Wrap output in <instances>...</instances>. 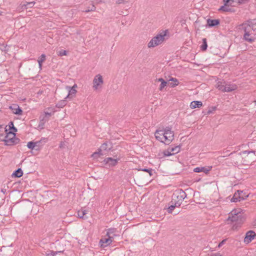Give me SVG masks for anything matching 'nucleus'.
Wrapping results in <instances>:
<instances>
[{"label":"nucleus","mask_w":256,"mask_h":256,"mask_svg":"<svg viewBox=\"0 0 256 256\" xmlns=\"http://www.w3.org/2000/svg\"><path fill=\"white\" fill-rule=\"evenodd\" d=\"M5 132L6 134L3 141L4 142L6 145L12 146L19 143L20 140L16 137L15 133L12 132H8L7 129H6Z\"/></svg>","instance_id":"nucleus-1"},{"label":"nucleus","mask_w":256,"mask_h":256,"mask_svg":"<svg viewBox=\"0 0 256 256\" xmlns=\"http://www.w3.org/2000/svg\"><path fill=\"white\" fill-rule=\"evenodd\" d=\"M166 36V32L157 34L148 43V46L151 48L160 44L164 41Z\"/></svg>","instance_id":"nucleus-2"},{"label":"nucleus","mask_w":256,"mask_h":256,"mask_svg":"<svg viewBox=\"0 0 256 256\" xmlns=\"http://www.w3.org/2000/svg\"><path fill=\"white\" fill-rule=\"evenodd\" d=\"M242 216L240 213V210H234L230 214L228 218V220H230L232 222H236L238 224L242 222Z\"/></svg>","instance_id":"nucleus-3"},{"label":"nucleus","mask_w":256,"mask_h":256,"mask_svg":"<svg viewBox=\"0 0 256 256\" xmlns=\"http://www.w3.org/2000/svg\"><path fill=\"white\" fill-rule=\"evenodd\" d=\"M164 142L166 144H169L174 140V132L172 130V128L168 126L164 128Z\"/></svg>","instance_id":"nucleus-4"},{"label":"nucleus","mask_w":256,"mask_h":256,"mask_svg":"<svg viewBox=\"0 0 256 256\" xmlns=\"http://www.w3.org/2000/svg\"><path fill=\"white\" fill-rule=\"evenodd\" d=\"M104 84L102 76L98 74L96 75L93 80V88L94 90H96L101 88L102 84Z\"/></svg>","instance_id":"nucleus-5"},{"label":"nucleus","mask_w":256,"mask_h":256,"mask_svg":"<svg viewBox=\"0 0 256 256\" xmlns=\"http://www.w3.org/2000/svg\"><path fill=\"white\" fill-rule=\"evenodd\" d=\"M186 193L184 190H180L178 192L173 194L172 196V200H176L182 202L186 197Z\"/></svg>","instance_id":"nucleus-6"},{"label":"nucleus","mask_w":256,"mask_h":256,"mask_svg":"<svg viewBox=\"0 0 256 256\" xmlns=\"http://www.w3.org/2000/svg\"><path fill=\"white\" fill-rule=\"evenodd\" d=\"M256 236V234L254 231L249 230L246 234L244 242L246 244H248Z\"/></svg>","instance_id":"nucleus-7"},{"label":"nucleus","mask_w":256,"mask_h":256,"mask_svg":"<svg viewBox=\"0 0 256 256\" xmlns=\"http://www.w3.org/2000/svg\"><path fill=\"white\" fill-rule=\"evenodd\" d=\"M164 128L162 130H157L155 133L154 136L156 137V138L160 141L162 142H164Z\"/></svg>","instance_id":"nucleus-8"},{"label":"nucleus","mask_w":256,"mask_h":256,"mask_svg":"<svg viewBox=\"0 0 256 256\" xmlns=\"http://www.w3.org/2000/svg\"><path fill=\"white\" fill-rule=\"evenodd\" d=\"M120 158H106L104 160L103 162L104 164H108L110 166H114L117 164Z\"/></svg>","instance_id":"nucleus-9"},{"label":"nucleus","mask_w":256,"mask_h":256,"mask_svg":"<svg viewBox=\"0 0 256 256\" xmlns=\"http://www.w3.org/2000/svg\"><path fill=\"white\" fill-rule=\"evenodd\" d=\"M112 236H108V238H104L100 240V244L102 247H106L110 245L112 242Z\"/></svg>","instance_id":"nucleus-10"},{"label":"nucleus","mask_w":256,"mask_h":256,"mask_svg":"<svg viewBox=\"0 0 256 256\" xmlns=\"http://www.w3.org/2000/svg\"><path fill=\"white\" fill-rule=\"evenodd\" d=\"M112 144L110 142H104L102 144L99 150L101 152H108L112 150Z\"/></svg>","instance_id":"nucleus-11"},{"label":"nucleus","mask_w":256,"mask_h":256,"mask_svg":"<svg viewBox=\"0 0 256 256\" xmlns=\"http://www.w3.org/2000/svg\"><path fill=\"white\" fill-rule=\"evenodd\" d=\"M226 82L224 80H218L216 84V88L223 92H225L226 86Z\"/></svg>","instance_id":"nucleus-12"},{"label":"nucleus","mask_w":256,"mask_h":256,"mask_svg":"<svg viewBox=\"0 0 256 256\" xmlns=\"http://www.w3.org/2000/svg\"><path fill=\"white\" fill-rule=\"evenodd\" d=\"M238 88L237 86L234 84L226 82V86L225 92H232Z\"/></svg>","instance_id":"nucleus-13"},{"label":"nucleus","mask_w":256,"mask_h":256,"mask_svg":"<svg viewBox=\"0 0 256 256\" xmlns=\"http://www.w3.org/2000/svg\"><path fill=\"white\" fill-rule=\"evenodd\" d=\"M66 89L68 90V94L67 96L65 98V99L71 98L73 96H75L76 92V89L72 88L70 86H66Z\"/></svg>","instance_id":"nucleus-14"},{"label":"nucleus","mask_w":256,"mask_h":256,"mask_svg":"<svg viewBox=\"0 0 256 256\" xmlns=\"http://www.w3.org/2000/svg\"><path fill=\"white\" fill-rule=\"evenodd\" d=\"M220 24V20L217 19L212 20L208 18L207 20V24L209 27H213L218 25Z\"/></svg>","instance_id":"nucleus-15"},{"label":"nucleus","mask_w":256,"mask_h":256,"mask_svg":"<svg viewBox=\"0 0 256 256\" xmlns=\"http://www.w3.org/2000/svg\"><path fill=\"white\" fill-rule=\"evenodd\" d=\"M10 108L14 114L21 115L22 113V110L17 105H14L13 106H10Z\"/></svg>","instance_id":"nucleus-16"},{"label":"nucleus","mask_w":256,"mask_h":256,"mask_svg":"<svg viewBox=\"0 0 256 256\" xmlns=\"http://www.w3.org/2000/svg\"><path fill=\"white\" fill-rule=\"evenodd\" d=\"M219 11H222L224 12H234V10L230 8L229 7L228 4V5H225V4H224V6H222L220 7V8L218 9Z\"/></svg>","instance_id":"nucleus-17"},{"label":"nucleus","mask_w":256,"mask_h":256,"mask_svg":"<svg viewBox=\"0 0 256 256\" xmlns=\"http://www.w3.org/2000/svg\"><path fill=\"white\" fill-rule=\"evenodd\" d=\"M210 170V168L208 169L204 167H196L194 169V172H204L205 174H208Z\"/></svg>","instance_id":"nucleus-18"},{"label":"nucleus","mask_w":256,"mask_h":256,"mask_svg":"<svg viewBox=\"0 0 256 256\" xmlns=\"http://www.w3.org/2000/svg\"><path fill=\"white\" fill-rule=\"evenodd\" d=\"M240 191L238 190V196H236V193H235L234 197L232 198L231 201L232 202H237L238 201H240L241 200H244V198L242 196L240 195Z\"/></svg>","instance_id":"nucleus-19"},{"label":"nucleus","mask_w":256,"mask_h":256,"mask_svg":"<svg viewBox=\"0 0 256 256\" xmlns=\"http://www.w3.org/2000/svg\"><path fill=\"white\" fill-rule=\"evenodd\" d=\"M202 105V103L200 101H192L190 104L191 108H200Z\"/></svg>","instance_id":"nucleus-20"},{"label":"nucleus","mask_w":256,"mask_h":256,"mask_svg":"<svg viewBox=\"0 0 256 256\" xmlns=\"http://www.w3.org/2000/svg\"><path fill=\"white\" fill-rule=\"evenodd\" d=\"M250 32H245L244 34V40L250 43H252L254 42V39L252 37H250Z\"/></svg>","instance_id":"nucleus-21"},{"label":"nucleus","mask_w":256,"mask_h":256,"mask_svg":"<svg viewBox=\"0 0 256 256\" xmlns=\"http://www.w3.org/2000/svg\"><path fill=\"white\" fill-rule=\"evenodd\" d=\"M23 174V172L20 168L15 170L12 174V176L16 178H20Z\"/></svg>","instance_id":"nucleus-22"},{"label":"nucleus","mask_w":256,"mask_h":256,"mask_svg":"<svg viewBox=\"0 0 256 256\" xmlns=\"http://www.w3.org/2000/svg\"><path fill=\"white\" fill-rule=\"evenodd\" d=\"M66 104V101L65 100L59 101L56 104V107L58 108H63Z\"/></svg>","instance_id":"nucleus-23"},{"label":"nucleus","mask_w":256,"mask_h":256,"mask_svg":"<svg viewBox=\"0 0 256 256\" xmlns=\"http://www.w3.org/2000/svg\"><path fill=\"white\" fill-rule=\"evenodd\" d=\"M170 80L174 82L170 84L171 88H174L178 84V81L176 78H172Z\"/></svg>","instance_id":"nucleus-24"},{"label":"nucleus","mask_w":256,"mask_h":256,"mask_svg":"<svg viewBox=\"0 0 256 256\" xmlns=\"http://www.w3.org/2000/svg\"><path fill=\"white\" fill-rule=\"evenodd\" d=\"M87 214L86 210H82L78 212V216L80 218H85L84 216Z\"/></svg>","instance_id":"nucleus-25"},{"label":"nucleus","mask_w":256,"mask_h":256,"mask_svg":"<svg viewBox=\"0 0 256 256\" xmlns=\"http://www.w3.org/2000/svg\"><path fill=\"white\" fill-rule=\"evenodd\" d=\"M170 148L172 154L174 155V154H178L180 151V146H177Z\"/></svg>","instance_id":"nucleus-26"},{"label":"nucleus","mask_w":256,"mask_h":256,"mask_svg":"<svg viewBox=\"0 0 256 256\" xmlns=\"http://www.w3.org/2000/svg\"><path fill=\"white\" fill-rule=\"evenodd\" d=\"M8 126H9V129L10 130H12V131H11L12 132H13L14 133L17 132L18 130L16 127H14L13 122H12V121L8 123Z\"/></svg>","instance_id":"nucleus-27"},{"label":"nucleus","mask_w":256,"mask_h":256,"mask_svg":"<svg viewBox=\"0 0 256 256\" xmlns=\"http://www.w3.org/2000/svg\"><path fill=\"white\" fill-rule=\"evenodd\" d=\"M207 48H208V44H207L206 39V38H204L202 39V44L200 46L201 50L202 51H204L207 49Z\"/></svg>","instance_id":"nucleus-28"},{"label":"nucleus","mask_w":256,"mask_h":256,"mask_svg":"<svg viewBox=\"0 0 256 256\" xmlns=\"http://www.w3.org/2000/svg\"><path fill=\"white\" fill-rule=\"evenodd\" d=\"M37 144H38V142H34L31 141L28 143L27 146L30 149L34 150V148L36 146Z\"/></svg>","instance_id":"nucleus-29"},{"label":"nucleus","mask_w":256,"mask_h":256,"mask_svg":"<svg viewBox=\"0 0 256 256\" xmlns=\"http://www.w3.org/2000/svg\"><path fill=\"white\" fill-rule=\"evenodd\" d=\"M248 26H249V27L250 28L253 30L254 29V28H253L254 25L256 26V19L249 20L248 21Z\"/></svg>","instance_id":"nucleus-30"},{"label":"nucleus","mask_w":256,"mask_h":256,"mask_svg":"<svg viewBox=\"0 0 256 256\" xmlns=\"http://www.w3.org/2000/svg\"><path fill=\"white\" fill-rule=\"evenodd\" d=\"M48 120V118H43L42 119H41L38 124L39 128H43L45 122Z\"/></svg>","instance_id":"nucleus-31"},{"label":"nucleus","mask_w":256,"mask_h":256,"mask_svg":"<svg viewBox=\"0 0 256 256\" xmlns=\"http://www.w3.org/2000/svg\"><path fill=\"white\" fill-rule=\"evenodd\" d=\"M170 204H172L174 205V207H179L180 206L181 204H182L180 201H178V200H172V201L170 202Z\"/></svg>","instance_id":"nucleus-32"},{"label":"nucleus","mask_w":256,"mask_h":256,"mask_svg":"<svg viewBox=\"0 0 256 256\" xmlns=\"http://www.w3.org/2000/svg\"><path fill=\"white\" fill-rule=\"evenodd\" d=\"M28 7H26V6L25 4H20L18 8H17V10L18 12H22L25 10H27Z\"/></svg>","instance_id":"nucleus-33"},{"label":"nucleus","mask_w":256,"mask_h":256,"mask_svg":"<svg viewBox=\"0 0 256 256\" xmlns=\"http://www.w3.org/2000/svg\"><path fill=\"white\" fill-rule=\"evenodd\" d=\"M104 154L103 152H101L100 150H98V152H94L92 155V156L94 158H98V157H100V156L104 155Z\"/></svg>","instance_id":"nucleus-34"},{"label":"nucleus","mask_w":256,"mask_h":256,"mask_svg":"<svg viewBox=\"0 0 256 256\" xmlns=\"http://www.w3.org/2000/svg\"><path fill=\"white\" fill-rule=\"evenodd\" d=\"M176 208L174 207V205L172 204H170V206H168V207L167 208V212L169 213V214H172V210L175 208Z\"/></svg>","instance_id":"nucleus-35"},{"label":"nucleus","mask_w":256,"mask_h":256,"mask_svg":"<svg viewBox=\"0 0 256 256\" xmlns=\"http://www.w3.org/2000/svg\"><path fill=\"white\" fill-rule=\"evenodd\" d=\"M242 29L244 30V33L250 32L248 28V27H249V26H248V24H247V23H244L242 24Z\"/></svg>","instance_id":"nucleus-36"},{"label":"nucleus","mask_w":256,"mask_h":256,"mask_svg":"<svg viewBox=\"0 0 256 256\" xmlns=\"http://www.w3.org/2000/svg\"><path fill=\"white\" fill-rule=\"evenodd\" d=\"M164 155L166 156H168L173 155L170 148H168L166 150H164Z\"/></svg>","instance_id":"nucleus-37"},{"label":"nucleus","mask_w":256,"mask_h":256,"mask_svg":"<svg viewBox=\"0 0 256 256\" xmlns=\"http://www.w3.org/2000/svg\"><path fill=\"white\" fill-rule=\"evenodd\" d=\"M140 170H142V171H143V172H148L150 176H152V171H153V170L152 168H142V169H141Z\"/></svg>","instance_id":"nucleus-38"},{"label":"nucleus","mask_w":256,"mask_h":256,"mask_svg":"<svg viewBox=\"0 0 256 256\" xmlns=\"http://www.w3.org/2000/svg\"><path fill=\"white\" fill-rule=\"evenodd\" d=\"M35 4H36L35 2H26V3L24 4L26 6V7H28V8H32Z\"/></svg>","instance_id":"nucleus-39"},{"label":"nucleus","mask_w":256,"mask_h":256,"mask_svg":"<svg viewBox=\"0 0 256 256\" xmlns=\"http://www.w3.org/2000/svg\"><path fill=\"white\" fill-rule=\"evenodd\" d=\"M116 231V229L115 228H109L108 230V232H107V233H106V236H110L111 234H112L113 233H114Z\"/></svg>","instance_id":"nucleus-40"},{"label":"nucleus","mask_w":256,"mask_h":256,"mask_svg":"<svg viewBox=\"0 0 256 256\" xmlns=\"http://www.w3.org/2000/svg\"><path fill=\"white\" fill-rule=\"evenodd\" d=\"M46 55L44 54H42L38 60V62L42 63L46 60Z\"/></svg>","instance_id":"nucleus-41"},{"label":"nucleus","mask_w":256,"mask_h":256,"mask_svg":"<svg viewBox=\"0 0 256 256\" xmlns=\"http://www.w3.org/2000/svg\"><path fill=\"white\" fill-rule=\"evenodd\" d=\"M216 110V106H212L209 108L207 112V114H212L214 111Z\"/></svg>","instance_id":"nucleus-42"},{"label":"nucleus","mask_w":256,"mask_h":256,"mask_svg":"<svg viewBox=\"0 0 256 256\" xmlns=\"http://www.w3.org/2000/svg\"><path fill=\"white\" fill-rule=\"evenodd\" d=\"M60 251H57V252H54V251H50V252L49 254H47L46 256H56V255L59 252H60Z\"/></svg>","instance_id":"nucleus-43"},{"label":"nucleus","mask_w":256,"mask_h":256,"mask_svg":"<svg viewBox=\"0 0 256 256\" xmlns=\"http://www.w3.org/2000/svg\"><path fill=\"white\" fill-rule=\"evenodd\" d=\"M166 84H167V82L166 81L162 82H161V84H160L159 90H162V89L166 86Z\"/></svg>","instance_id":"nucleus-44"},{"label":"nucleus","mask_w":256,"mask_h":256,"mask_svg":"<svg viewBox=\"0 0 256 256\" xmlns=\"http://www.w3.org/2000/svg\"><path fill=\"white\" fill-rule=\"evenodd\" d=\"M96 10V7L92 5V6L90 8H88V9L86 10L84 12H92Z\"/></svg>","instance_id":"nucleus-45"},{"label":"nucleus","mask_w":256,"mask_h":256,"mask_svg":"<svg viewBox=\"0 0 256 256\" xmlns=\"http://www.w3.org/2000/svg\"><path fill=\"white\" fill-rule=\"evenodd\" d=\"M67 52L65 50H61L58 52V55L60 56H66Z\"/></svg>","instance_id":"nucleus-46"},{"label":"nucleus","mask_w":256,"mask_h":256,"mask_svg":"<svg viewBox=\"0 0 256 256\" xmlns=\"http://www.w3.org/2000/svg\"><path fill=\"white\" fill-rule=\"evenodd\" d=\"M128 1H129V0H118L117 3H118V4H124V3L128 2Z\"/></svg>","instance_id":"nucleus-47"},{"label":"nucleus","mask_w":256,"mask_h":256,"mask_svg":"<svg viewBox=\"0 0 256 256\" xmlns=\"http://www.w3.org/2000/svg\"><path fill=\"white\" fill-rule=\"evenodd\" d=\"M226 242V240H222L218 244V247L220 248Z\"/></svg>","instance_id":"nucleus-48"},{"label":"nucleus","mask_w":256,"mask_h":256,"mask_svg":"<svg viewBox=\"0 0 256 256\" xmlns=\"http://www.w3.org/2000/svg\"><path fill=\"white\" fill-rule=\"evenodd\" d=\"M234 2V0H223L224 3L225 4V5H228V3L230 2Z\"/></svg>","instance_id":"nucleus-49"},{"label":"nucleus","mask_w":256,"mask_h":256,"mask_svg":"<svg viewBox=\"0 0 256 256\" xmlns=\"http://www.w3.org/2000/svg\"><path fill=\"white\" fill-rule=\"evenodd\" d=\"M44 114H45V116L44 118H46L47 116L50 117L51 116V113L48 112H45Z\"/></svg>","instance_id":"nucleus-50"},{"label":"nucleus","mask_w":256,"mask_h":256,"mask_svg":"<svg viewBox=\"0 0 256 256\" xmlns=\"http://www.w3.org/2000/svg\"><path fill=\"white\" fill-rule=\"evenodd\" d=\"M250 152H254L253 151H248V150H245V151L242 152L243 154H250Z\"/></svg>","instance_id":"nucleus-51"},{"label":"nucleus","mask_w":256,"mask_h":256,"mask_svg":"<svg viewBox=\"0 0 256 256\" xmlns=\"http://www.w3.org/2000/svg\"><path fill=\"white\" fill-rule=\"evenodd\" d=\"M158 82H164L165 80L162 78H159L157 80Z\"/></svg>","instance_id":"nucleus-52"},{"label":"nucleus","mask_w":256,"mask_h":256,"mask_svg":"<svg viewBox=\"0 0 256 256\" xmlns=\"http://www.w3.org/2000/svg\"><path fill=\"white\" fill-rule=\"evenodd\" d=\"M38 66H39V68L42 69V62H38Z\"/></svg>","instance_id":"nucleus-53"},{"label":"nucleus","mask_w":256,"mask_h":256,"mask_svg":"<svg viewBox=\"0 0 256 256\" xmlns=\"http://www.w3.org/2000/svg\"><path fill=\"white\" fill-rule=\"evenodd\" d=\"M72 88L76 89L77 88V85L76 84H74L72 87H71Z\"/></svg>","instance_id":"nucleus-54"},{"label":"nucleus","mask_w":256,"mask_h":256,"mask_svg":"<svg viewBox=\"0 0 256 256\" xmlns=\"http://www.w3.org/2000/svg\"><path fill=\"white\" fill-rule=\"evenodd\" d=\"M6 191V190H2V192H4V194L5 192Z\"/></svg>","instance_id":"nucleus-55"},{"label":"nucleus","mask_w":256,"mask_h":256,"mask_svg":"<svg viewBox=\"0 0 256 256\" xmlns=\"http://www.w3.org/2000/svg\"><path fill=\"white\" fill-rule=\"evenodd\" d=\"M1 13H2V12H0V15L1 14Z\"/></svg>","instance_id":"nucleus-56"}]
</instances>
